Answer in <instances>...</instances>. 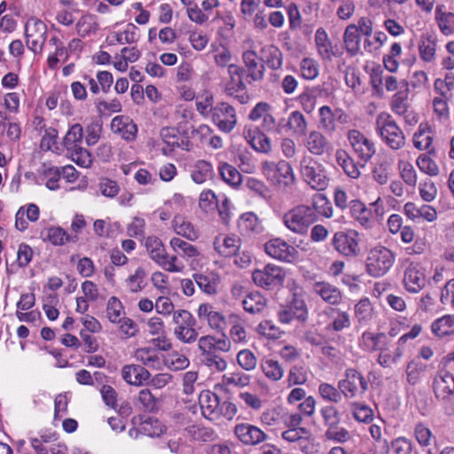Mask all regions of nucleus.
Instances as JSON below:
<instances>
[{
    "mask_svg": "<svg viewBox=\"0 0 454 454\" xmlns=\"http://www.w3.org/2000/svg\"><path fill=\"white\" fill-rule=\"evenodd\" d=\"M375 131L391 150H401L406 145V137L403 129L387 113L383 112L377 115Z\"/></svg>",
    "mask_w": 454,
    "mask_h": 454,
    "instance_id": "1",
    "label": "nucleus"
},
{
    "mask_svg": "<svg viewBox=\"0 0 454 454\" xmlns=\"http://www.w3.org/2000/svg\"><path fill=\"white\" fill-rule=\"evenodd\" d=\"M395 262V254L388 247L376 245L367 251L365 271L373 278L385 276Z\"/></svg>",
    "mask_w": 454,
    "mask_h": 454,
    "instance_id": "2",
    "label": "nucleus"
},
{
    "mask_svg": "<svg viewBox=\"0 0 454 454\" xmlns=\"http://www.w3.org/2000/svg\"><path fill=\"white\" fill-rule=\"evenodd\" d=\"M281 221L289 231L301 236L306 235L316 223L309 204H298L291 207L282 215Z\"/></svg>",
    "mask_w": 454,
    "mask_h": 454,
    "instance_id": "3",
    "label": "nucleus"
},
{
    "mask_svg": "<svg viewBox=\"0 0 454 454\" xmlns=\"http://www.w3.org/2000/svg\"><path fill=\"white\" fill-rule=\"evenodd\" d=\"M299 172L303 181L314 190L324 191L328 186L329 178L324 166L309 155L301 157Z\"/></svg>",
    "mask_w": 454,
    "mask_h": 454,
    "instance_id": "4",
    "label": "nucleus"
},
{
    "mask_svg": "<svg viewBox=\"0 0 454 454\" xmlns=\"http://www.w3.org/2000/svg\"><path fill=\"white\" fill-rule=\"evenodd\" d=\"M262 172L268 181L279 188H286L295 182L293 168L286 160L264 161L262 164Z\"/></svg>",
    "mask_w": 454,
    "mask_h": 454,
    "instance_id": "5",
    "label": "nucleus"
},
{
    "mask_svg": "<svg viewBox=\"0 0 454 454\" xmlns=\"http://www.w3.org/2000/svg\"><path fill=\"white\" fill-rule=\"evenodd\" d=\"M172 320L175 324L174 335L178 340L186 344L196 341L198 338V332L195 329L196 320L188 310H176Z\"/></svg>",
    "mask_w": 454,
    "mask_h": 454,
    "instance_id": "6",
    "label": "nucleus"
},
{
    "mask_svg": "<svg viewBox=\"0 0 454 454\" xmlns=\"http://www.w3.org/2000/svg\"><path fill=\"white\" fill-rule=\"evenodd\" d=\"M338 387L347 399L361 397L368 390L369 382L358 371L348 368L344 372V378L339 380Z\"/></svg>",
    "mask_w": 454,
    "mask_h": 454,
    "instance_id": "7",
    "label": "nucleus"
},
{
    "mask_svg": "<svg viewBox=\"0 0 454 454\" xmlns=\"http://www.w3.org/2000/svg\"><path fill=\"white\" fill-rule=\"evenodd\" d=\"M252 278L257 286L267 290H274L283 286L286 271L280 266L269 263L262 269L254 270Z\"/></svg>",
    "mask_w": 454,
    "mask_h": 454,
    "instance_id": "8",
    "label": "nucleus"
},
{
    "mask_svg": "<svg viewBox=\"0 0 454 454\" xmlns=\"http://www.w3.org/2000/svg\"><path fill=\"white\" fill-rule=\"evenodd\" d=\"M347 139L353 153L359 161L364 164L370 161L376 153L374 142L357 129L348 130Z\"/></svg>",
    "mask_w": 454,
    "mask_h": 454,
    "instance_id": "9",
    "label": "nucleus"
},
{
    "mask_svg": "<svg viewBox=\"0 0 454 454\" xmlns=\"http://www.w3.org/2000/svg\"><path fill=\"white\" fill-rule=\"evenodd\" d=\"M25 36L27 48L34 53H39L47 39V26L40 19L30 17L25 24Z\"/></svg>",
    "mask_w": 454,
    "mask_h": 454,
    "instance_id": "10",
    "label": "nucleus"
},
{
    "mask_svg": "<svg viewBox=\"0 0 454 454\" xmlns=\"http://www.w3.org/2000/svg\"><path fill=\"white\" fill-rule=\"evenodd\" d=\"M359 233L355 230L337 231L332 243L334 249L341 255L348 258L356 257L360 252Z\"/></svg>",
    "mask_w": 454,
    "mask_h": 454,
    "instance_id": "11",
    "label": "nucleus"
},
{
    "mask_svg": "<svg viewBox=\"0 0 454 454\" xmlns=\"http://www.w3.org/2000/svg\"><path fill=\"white\" fill-rule=\"evenodd\" d=\"M390 109L395 115L402 117L409 126H414L419 121V115L413 110L409 98L408 87L392 96Z\"/></svg>",
    "mask_w": 454,
    "mask_h": 454,
    "instance_id": "12",
    "label": "nucleus"
},
{
    "mask_svg": "<svg viewBox=\"0 0 454 454\" xmlns=\"http://www.w3.org/2000/svg\"><path fill=\"white\" fill-rule=\"evenodd\" d=\"M381 204L382 202L380 197L375 201L370 203V207H367L359 200H353L349 204L351 217L364 228L370 229L374 224L372 207H374L376 214H380V210H382Z\"/></svg>",
    "mask_w": 454,
    "mask_h": 454,
    "instance_id": "13",
    "label": "nucleus"
},
{
    "mask_svg": "<svg viewBox=\"0 0 454 454\" xmlns=\"http://www.w3.org/2000/svg\"><path fill=\"white\" fill-rule=\"evenodd\" d=\"M264 250L271 258L286 262H293L299 256L298 250L280 238L266 242Z\"/></svg>",
    "mask_w": 454,
    "mask_h": 454,
    "instance_id": "14",
    "label": "nucleus"
},
{
    "mask_svg": "<svg viewBox=\"0 0 454 454\" xmlns=\"http://www.w3.org/2000/svg\"><path fill=\"white\" fill-rule=\"evenodd\" d=\"M210 117L219 129L225 133L231 132L237 124V115L234 107L225 102L215 106V111Z\"/></svg>",
    "mask_w": 454,
    "mask_h": 454,
    "instance_id": "15",
    "label": "nucleus"
},
{
    "mask_svg": "<svg viewBox=\"0 0 454 454\" xmlns=\"http://www.w3.org/2000/svg\"><path fill=\"white\" fill-rule=\"evenodd\" d=\"M236 438L246 446H254L267 440V434L250 423H239L233 428Z\"/></svg>",
    "mask_w": 454,
    "mask_h": 454,
    "instance_id": "16",
    "label": "nucleus"
},
{
    "mask_svg": "<svg viewBox=\"0 0 454 454\" xmlns=\"http://www.w3.org/2000/svg\"><path fill=\"white\" fill-rule=\"evenodd\" d=\"M403 285L409 293H419L426 286V275L420 263L411 262L403 274Z\"/></svg>",
    "mask_w": 454,
    "mask_h": 454,
    "instance_id": "17",
    "label": "nucleus"
},
{
    "mask_svg": "<svg viewBox=\"0 0 454 454\" xmlns=\"http://www.w3.org/2000/svg\"><path fill=\"white\" fill-rule=\"evenodd\" d=\"M304 136L303 145L311 155L323 156L332 151L331 142L321 131L314 129Z\"/></svg>",
    "mask_w": 454,
    "mask_h": 454,
    "instance_id": "18",
    "label": "nucleus"
},
{
    "mask_svg": "<svg viewBox=\"0 0 454 454\" xmlns=\"http://www.w3.org/2000/svg\"><path fill=\"white\" fill-rule=\"evenodd\" d=\"M133 357L137 362L141 363L145 369L160 371L164 366V355L154 347L137 348Z\"/></svg>",
    "mask_w": 454,
    "mask_h": 454,
    "instance_id": "19",
    "label": "nucleus"
},
{
    "mask_svg": "<svg viewBox=\"0 0 454 454\" xmlns=\"http://www.w3.org/2000/svg\"><path fill=\"white\" fill-rule=\"evenodd\" d=\"M241 239L235 234H218L213 241L215 251L221 256L231 257L240 250Z\"/></svg>",
    "mask_w": 454,
    "mask_h": 454,
    "instance_id": "20",
    "label": "nucleus"
},
{
    "mask_svg": "<svg viewBox=\"0 0 454 454\" xmlns=\"http://www.w3.org/2000/svg\"><path fill=\"white\" fill-rule=\"evenodd\" d=\"M432 387L437 399L447 400L454 395V375L448 371L440 370L434 377Z\"/></svg>",
    "mask_w": 454,
    "mask_h": 454,
    "instance_id": "21",
    "label": "nucleus"
},
{
    "mask_svg": "<svg viewBox=\"0 0 454 454\" xmlns=\"http://www.w3.org/2000/svg\"><path fill=\"white\" fill-rule=\"evenodd\" d=\"M246 141L251 147L261 153H270L272 150L271 141L257 127L246 126L243 131Z\"/></svg>",
    "mask_w": 454,
    "mask_h": 454,
    "instance_id": "22",
    "label": "nucleus"
},
{
    "mask_svg": "<svg viewBox=\"0 0 454 454\" xmlns=\"http://www.w3.org/2000/svg\"><path fill=\"white\" fill-rule=\"evenodd\" d=\"M110 128L113 133L119 135L128 142L135 140L137 137V127L129 116L117 115L114 117Z\"/></svg>",
    "mask_w": 454,
    "mask_h": 454,
    "instance_id": "23",
    "label": "nucleus"
},
{
    "mask_svg": "<svg viewBox=\"0 0 454 454\" xmlns=\"http://www.w3.org/2000/svg\"><path fill=\"white\" fill-rule=\"evenodd\" d=\"M243 64L247 69V77L253 82L262 81L264 77V65L254 50H247L242 54Z\"/></svg>",
    "mask_w": 454,
    "mask_h": 454,
    "instance_id": "24",
    "label": "nucleus"
},
{
    "mask_svg": "<svg viewBox=\"0 0 454 454\" xmlns=\"http://www.w3.org/2000/svg\"><path fill=\"white\" fill-rule=\"evenodd\" d=\"M315 43L318 56L326 61H331L338 56V47L330 40L326 31L323 27L317 29L315 33Z\"/></svg>",
    "mask_w": 454,
    "mask_h": 454,
    "instance_id": "25",
    "label": "nucleus"
},
{
    "mask_svg": "<svg viewBox=\"0 0 454 454\" xmlns=\"http://www.w3.org/2000/svg\"><path fill=\"white\" fill-rule=\"evenodd\" d=\"M198 317L201 321H207L208 326L214 330H223L226 325L224 316L209 303L199 306Z\"/></svg>",
    "mask_w": 454,
    "mask_h": 454,
    "instance_id": "26",
    "label": "nucleus"
},
{
    "mask_svg": "<svg viewBox=\"0 0 454 454\" xmlns=\"http://www.w3.org/2000/svg\"><path fill=\"white\" fill-rule=\"evenodd\" d=\"M219 403L218 395L209 390H204L200 394L199 403L201 413L208 420L213 422L218 421L217 410Z\"/></svg>",
    "mask_w": 454,
    "mask_h": 454,
    "instance_id": "27",
    "label": "nucleus"
},
{
    "mask_svg": "<svg viewBox=\"0 0 454 454\" xmlns=\"http://www.w3.org/2000/svg\"><path fill=\"white\" fill-rule=\"evenodd\" d=\"M121 376L128 384L139 387L150 380L151 373L139 364H127L121 369Z\"/></svg>",
    "mask_w": 454,
    "mask_h": 454,
    "instance_id": "28",
    "label": "nucleus"
},
{
    "mask_svg": "<svg viewBox=\"0 0 454 454\" xmlns=\"http://www.w3.org/2000/svg\"><path fill=\"white\" fill-rule=\"evenodd\" d=\"M315 294L318 295L324 301L331 305H338L342 300L340 291L333 285L325 282L317 281L312 286Z\"/></svg>",
    "mask_w": 454,
    "mask_h": 454,
    "instance_id": "29",
    "label": "nucleus"
},
{
    "mask_svg": "<svg viewBox=\"0 0 454 454\" xmlns=\"http://www.w3.org/2000/svg\"><path fill=\"white\" fill-rule=\"evenodd\" d=\"M391 343V340L383 333L374 334L371 332H364L359 340L360 347L368 352L379 351L381 353L383 348Z\"/></svg>",
    "mask_w": 454,
    "mask_h": 454,
    "instance_id": "30",
    "label": "nucleus"
},
{
    "mask_svg": "<svg viewBox=\"0 0 454 454\" xmlns=\"http://www.w3.org/2000/svg\"><path fill=\"white\" fill-rule=\"evenodd\" d=\"M434 136L430 126L427 123H420L412 137V143L419 151L434 152Z\"/></svg>",
    "mask_w": 454,
    "mask_h": 454,
    "instance_id": "31",
    "label": "nucleus"
},
{
    "mask_svg": "<svg viewBox=\"0 0 454 454\" xmlns=\"http://www.w3.org/2000/svg\"><path fill=\"white\" fill-rule=\"evenodd\" d=\"M172 228L176 235L189 241H195L200 236L199 229H197L192 223L179 215H175L173 218Z\"/></svg>",
    "mask_w": 454,
    "mask_h": 454,
    "instance_id": "32",
    "label": "nucleus"
},
{
    "mask_svg": "<svg viewBox=\"0 0 454 454\" xmlns=\"http://www.w3.org/2000/svg\"><path fill=\"white\" fill-rule=\"evenodd\" d=\"M169 246L174 253L186 262H190L200 255L198 247L192 243L182 239L179 237H174L169 241Z\"/></svg>",
    "mask_w": 454,
    "mask_h": 454,
    "instance_id": "33",
    "label": "nucleus"
},
{
    "mask_svg": "<svg viewBox=\"0 0 454 454\" xmlns=\"http://www.w3.org/2000/svg\"><path fill=\"white\" fill-rule=\"evenodd\" d=\"M404 345L400 344V341L397 340L395 347L393 348H390V344L385 346L381 351L379 353L378 363L385 368H389L394 364H396L404 354Z\"/></svg>",
    "mask_w": 454,
    "mask_h": 454,
    "instance_id": "34",
    "label": "nucleus"
},
{
    "mask_svg": "<svg viewBox=\"0 0 454 454\" xmlns=\"http://www.w3.org/2000/svg\"><path fill=\"white\" fill-rule=\"evenodd\" d=\"M308 130V121L300 111H293L283 122V132L289 131L296 136H304Z\"/></svg>",
    "mask_w": 454,
    "mask_h": 454,
    "instance_id": "35",
    "label": "nucleus"
},
{
    "mask_svg": "<svg viewBox=\"0 0 454 454\" xmlns=\"http://www.w3.org/2000/svg\"><path fill=\"white\" fill-rule=\"evenodd\" d=\"M335 158L339 166L348 177L352 179H358L361 176L358 162L356 161L346 150H336Z\"/></svg>",
    "mask_w": 454,
    "mask_h": 454,
    "instance_id": "36",
    "label": "nucleus"
},
{
    "mask_svg": "<svg viewBox=\"0 0 454 454\" xmlns=\"http://www.w3.org/2000/svg\"><path fill=\"white\" fill-rule=\"evenodd\" d=\"M194 281L200 289L209 295L215 294L220 284V276L215 271L198 273L193 275Z\"/></svg>",
    "mask_w": 454,
    "mask_h": 454,
    "instance_id": "37",
    "label": "nucleus"
},
{
    "mask_svg": "<svg viewBox=\"0 0 454 454\" xmlns=\"http://www.w3.org/2000/svg\"><path fill=\"white\" fill-rule=\"evenodd\" d=\"M434 20L442 35L448 36L454 34V12H447L445 5L438 4L435 7Z\"/></svg>",
    "mask_w": 454,
    "mask_h": 454,
    "instance_id": "38",
    "label": "nucleus"
},
{
    "mask_svg": "<svg viewBox=\"0 0 454 454\" xmlns=\"http://www.w3.org/2000/svg\"><path fill=\"white\" fill-rule=\"evenodd\" d=\"M41 237L44 241H49L54 246H62L66 242H76L77 236L67 234L64 229L52 226L43 229L41 231Z\"/></svg>",
    "mask_w": 454,
    "mask_h": 454,
    "instance_id": "39",
    "label": "nucleus"
},
{
    "mask_svg": "<svg viewBox=\"0 0 454 454\" xmlns=\"http://www.w3.org/2000/svg\"><path fill=\"white\" fill-rule=\"evenodd\" d=\"M309 207L314 213V221L317 222L319 215L330 218L333 215V207L327 197L322 193H316L311 198Z\"/></svg>",
    "mask_w": 454,
    "mask_h": 454,
    "instance_id": "40",
    "label": "nucleus"
},
{
    "mask_svg": "<svg viewBox=\"0 0 454 454\" xmlns=\"http://www.w3.org/2000/svg\"><path fill=\"white\" fill-rule=\"evenodd\" d=\"M343 44L350 56H356L360 51L361 35L355 24H349L343 34Z\"/></svg>",
    "mask_w": 454,
    "mask_h": 454,
    "instance_id": "41",
    "label": "nucleus"
},
{
    "mask_svg": "<svg viewBox=\"0 0 454 454\" xmlns=\"http://www.w3.org/2000/svg\"><path fill=\"white\" fill-rule=\"evenodd\" d=\"M434 119L441 123H447L450 120V109L446 94L441 90L439 96L432 100Z\"/></svg>",
    "mask_w": 454,
    "mask_h": 454,
    "instance_id": "42",
    "label": "nucleus"
},
{
    "mask_svg": "<svg viewBox=\"0 0 454 454\" xmlns=\"http://www.w3.org/2000/svg\"><path fill=\"white\" fill-rule=\"evenodd\" d=\"M244 309L250 314L262 313L267 306V299L259 292L247 294L242 301Z\"/></svg>",
    "mask_w": 454,
    "mask_h": 454,
    "instance_id": "43",
    "label": "nucleus"
},
{
    "mask_svg": "<svg viewBox=\"0 0 454 454\" xmlns=\"http://www.w3.org/2000/svg\"><path fill=\"white\" fill-rule=\"evenodd\" d=\"M261 52L263 58L262 59L266 62L269 68L278 70L282 67L284 58L278 47L273 44L265 45L262 48Z\"/></svg>",
    "mask_w": 454,
    "mask_h": 454,
    "instance_id": "44",
    "label": "nucleus"
},
{
    "mask_svg": "<svg viewBox=\"0 0 454 454\" xmlns=\"http://www.w3.org/2000/svg\"><path fill=\"white\" fill-rule=\"evenodd\" d=\"M261 369L267 379L271 381H279L284 376V368L280 363L270 357H265L261 362Z\"/></svg>",
    "mask_w": 454,
    "mask_h": 454,
    "instance_id": "45",
    "label": "nucleus"
},
{
    "mask_svg": "<svg viewBox=\"0 0 454 454\" xmlns=\"http://www.w3.org/2000/svg\"><path fill=\"white\" fill-rule=\"evenodd\" d=\"M213 166L209 161L200 160L195 162L191 171V177L196 184H201L213 176Z\"/></svg>",
    "mask_w": 454,
    "mask_h": 454,
    "instance_id": "46",
    "label": "nucleus"
},
{
    "mask_svg": "<svg viewBox=\"0 0 454 454\" xmlns=\"http://www.w3.org/2000/svg\"><path fill=\"white\" fill-rule=\"evenodd\" d=\"M218 171L224 183L233 188L240 186L242 176L234 166L227 162H221L218 166Z\"/></svg>",
    "mask_w": 454,
    "mask_h": 454,
    "instance_id": "47",
    "label": "nucleus"
},
{
    "mask_svg": "<svg viewBox=\"0 0 454 454\" xmlns=\"http://www.w3.org/2000/svg\"><path fill=\"white\" fill-rule=\"evenodd\" d=\"M196 110L204 118H208L215 111L214 96L209 90L200 92L195 98Z\"/></svg>",
    "mask_w": 454,
    "mask_h": 454,
    "instance_id": "48",
    "label": "nucleus"
},
{
    "mask_svg": "<svg viewBox=\"0 0 454 454\" xmlns=\"http://www.w3.org/2000/svg\"><path fill=\"white\" fill-rule=\"evenodd\" d=\"M419 54L421 60L433 63L436 55V42L431 36H422L419 42Z\"/></svg>",
    "mask_w": 454,
    "mask_h": 454,
    "instance_id": "49",
    "label": "nucleus"
},
{
    "mask_svg": "<svg viewBox=\"0 0 454 454\" xmlns=\"http://www.w3.org/2000/svg\"><path fill=\"white\" fill-rule=\"evenodd\" d=\"M83 137V129L81 124L75 123L72 125L66 133L62 145L68 152L81 146Z\"/></svg>",
    "mask_w": 454,
    "mask_h": 454,
    "instance_id": "50",
    "label": "nucleus"
},
{
    "mask_svg": "<svg viewBox=\"0 0 454 454\" xmlns=\"http://www.w3.org/2000/svg\"><path fill=\"white\" fill-rule=\"evenodd\" d=\"M145 248L150 258L158 265L167 253L162 241L156 236H150L146 239Z\"/></svg>",
    "mask_w": 454,
    "mask_h": 454,
    "instance_id": "51",
    "label": "nucleus"
},
{
    "mask_svg": "<svg viewBox=\"0 0 454 454\" xmlns=\"http://www.w3.org/2000/svg\"><path fill=\"white\" fill-rule=\"evenodd\" d=\"M433 333L438 337H444L454 333V316L446 315L434 320L431 325Z\"/></svg>",
    "mask_w": 454,
    "mask_h": 454,
    "instance_id": "52",
    "label": "nucleus"
},
{
    "mask_svg": "<svg viewBox=\"0 0 454 454\" xmlns=\"http://www.w3.org/2000/svg\"><path fill=\"white\" fill-rule=\"evenodd\" d=\"M332 321L327 326L328 329L333 332H341L348 329L351 325L350 316L347 311H342L339 309H331Z\"/></svg>",
    "mask_w": 454,
    "mask_h": 454,
    "instance_id": "53",
    "label": "nucleus"
},
{
    "mask_svg": "<svg viewBox=\"0 0 454 454\" xmlns=\"http://www.w3.org/2000/svg\"><path fill=\"white\" fill-rule=\"evenodd\" d=\"M147 272L143 266H138L134 273L130 274L125 280L126 286L132 293L142 291L146 286Z\"/></svg>",
    "mask_w": 454,
    "mask_h": 454,
    "instance_id": "54",
    "label": "nucleus"
},
{
    "mask_svg": "<svg viewBox=\"0 0 454 454\" xmlns=\"http://www.w3.org/2000/svg\"><path fill=\"white\" fill-rule=\"evenodd\" d=\"M319 414L321 416L322 423L325 429L333 426L340 425L341 423L340 412L339 411L337 407L332 404L322 406L319 410Z\"/></svg>",
    "mask_w": 454,
    "mask_h": 454,
    "instance_id": "55",
    "label": "nucleus"
},
{
    "mask_svg": "<svg viewBox=\"0 0 454 454\" xmlns=\"http://www.w3.org/2000/svg\"><path fill=\"white\" fill-rule=\"evenodd\" d=\"M403 51L400 43L395 42L391 44L388 52L383 57V64L385 68L390 73L397 72L399 68L398 58Z\"/></svg>",
    "mask_w": 454,
    "mask_h": 454,
    "instance_id": "56",
    "label": "nucleus"
},
{
    "mask_svg": "<svg viewBox=\"0 0 454 454\" xmlns=\"http://www.w3.org/2000/svg\"><path fill=\"white\" fill-rule=\"evenodd\" d=\"M318 395L325 402L332 403H338L341 401L343 394L339 389V387H334L333 385L322 382L318 385Z\"/></svg>",
    "mask_w": 454,
    "mask_h": 454,
    "instance_id": "57",
    "label": "nucleus"
},
{
    "mask_svg": "<svg viewBox=\"0 0 454 454\" xmlns=\"http://www.w3.org/2000/svg\"><path fill=\"white\" fill-rule=\"evenodd\" d=\"M227 71L231 80L226 88L227 91L232 93V90H244L243 68L233 64L228 66Z\"/></svg>",
    "mask_w": 454,
    "mask_h": 454,
    "instance_id": "58",
    "label": "nucleus"
},
{
    "mask_svg": "<svg viewBox=\"0 0 454 454\" xmlns=\"http://www.w3.org/2000/svg\"><path fill=\"white\" fill-rule=\"evenodd\" d=\"M397 167L403 181L407 185L415 187L418 181V176L413 165L408 160H398Z\"/></svg>",
    "mask_w": 454,
    "mask_h": 454,
    "instance_id": "59",
    "label": "nucleus"
},
{
    "mask_svg": "<svg viewBox=\"0 0 454 454\" xmlns=\"http://www.w3.org/2000/svg\"><path fill=\"white\" fill-rule=\"evenodd\" d=\"M373 308L368 298L361 299L355 306V317L360 325L367 324L372 317Z\"/></svg>",
    "mask_w": 454,
    "mask_h": 454,
    "instance_id": "60",
    "label": "nucleus"
},
{
    "mask_svg": "<svg viewBox=\"0 0 454 454\" xmlns=\"http://www.w3.org/2000/svg\"><path fill=\"white\" fill-rule=\"evenodd\" d=\"M308 381V370L303 365L292 366L287 373L286 382L289 387L304 385Z\"/></svg>",
    "mask_w": 454,
    "mask_h": 454,
    "instance_id": "61",
    "label": "nucleus"
},
{
    "mask_svg": "<svg viewBox=\"0 0 454 454\" xmlns=\"http://www.w3.org/2000/svg\"><path fill=\"white\" fill-rule=\"evenodd\" d=\"M324 436L327 441L335 443H345L351 439L350 432L340 425L325 429Z\"/></svg>",
    "mask_w": 454,
    "mask_h": 454,
    "instance_id": "62",
    "label": "nucleus"
},
{
    "mask_svg": "<svg viewBox=\"0 0 454 454\" xmlns=\"http://www.w3.org/2000/svg\"><path fill=\"white\" fill-rule=\"evenodd\" d=\"M138 28L132 23L126 26L124 30L116 32L113 35V38L119 44H130L138 40Z\"/></svg>",
    "mask_w": 454,
    "mask_h": 454,
    "instance_id": "63",
    "label": "nucleus"
},
{
    "mask_svg": "<svg viewBox=\"0 0 454 454\" xmlns=\"http://www.w3.org/2000/svg\"><path fill=\"white\" fill-rule=\"evenodd\" d=\"M319 123L323 130L326 132H334L336 130V123L334 113L328 106H323L318 110Z\"/></svg>",
    "mask_w": 454,
    "mask_h": 454,
    "instance_id": "64",
    "label": "nucleus"
}]
</instances>
